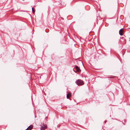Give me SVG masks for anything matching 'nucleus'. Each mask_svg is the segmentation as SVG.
<instances>
[{
	"mask_svg": "<svg viewBox=\"0 0 130 130\" xmlns=\"http://www.w3.org/2000/svg\"><path fill=\"white\" fill-rule=\"evenodd\" d=\"M75 83L79 86L83 85L84 84L83 81L80 79L76 80L75 82Z\"/></svg>",
	"mask_w": 130,
	"mask_h": 130,
	"instance_id": "f257e3e1",
	"label": "nucleus"
},
{
	"mask_svg": "<svg viewBox=\"0 0 130 130\" xmlns=\"http://www.w3.org/2000/svg\"><path fill=\"white\" fill-rule=\"evenodd\" d=\"M32 12L34 14L35 12V9H34V7H32Z\"/></svg>",
	"mask_w": 130,
	"mask_h": 130,
	"instance_id": "0eeeda50",
	"label": "nucleus"
},
{
	"mask_svg": "<svg viewBox=\"0 0 130 130\" xmlns=\"http://www.w3.org/2000/svg\"><path fill=\"white\" fill-rule=\"evenodd\" d=\"M76 69L77 72H80L81 71V70L79 68L78 66L76 67Z\"/></svg>",
	"mask_w": 130,
	"mask_h": 130,
	"instance_id": "39448f33",
	"label": "nucleus"
},
{
	"mask_svg": "<svg viewBox=\"0 0 130 130\" xmlns=\"http://www.w3.org/2000/svg\"><path fill=\"white\" fill-rule=\"evenodd\" d=\"M33 126L32 125H30L26 129V130H31L33 128Z\"/></svg>",
	"mask_w": 130,
	"mask_h": 130,
	"instance_id": "20e7f679",
	"label": "nucleus"
},
{
	"mask_svg": "<svg viewBox=\"0 0 130 130\" xmlns=\"http://www.w3.org/2000/svg\"><path fill=\"white\" fill-rule=\"evenodd\" d=\"M71 93L70 92H68V94L67 95V99H69V98L71 96Z\"/></svg>",
	"mask_w": 130,
	"mask_h": 130,
	"instance_id": "423d86ee",
	"label": "nucleus"
},
{
	"mask_svg": "<svg viewBox=\"0 0 130 130\" xmlns=\"http://www.w3.org/2000/svg\"><path fill=\"white\" fill-rule=\"evenodd\" d=\"M104 122H105V123H106V120L105 121H104Z\"/></svg>",
	"mask_w": 130,
	"mask_h": 130,
	"instance_id": "1a4fd4ad",
	"label": "nucleus"
},
{
	"mask_svg": "<svg viewBox=\"0 0 130 130\" xmlns=\"http://www.w3.org/2000/svg\"><path fill=\"white\" fill-rule=\"evenodd\" d=\"M48 118V117H45V119L46 120Z\"/></svg>",
	"mask_w": 130,
	"mask_h": 130,
	"instance_id": "6e6552de",
	"label": "nucleus"
},
{
	"mask_svg": "<svg viewBox=\"0 0 130 130\" xmlns=\"http://www.w3.org/2000/svg\"><path fill=\"white\" fill-rule=\"evenodd\" d=\"M41 130H45L47 128V125L46 124H41Z\"/></svg>",
	"mask_w": 130,
	"mask_h": 130,
	"instance_id": "f03ea898",
	"label": "nucleus"
},
{
	"mask_svg": "<svg viewBox=\"0 0 130 130\" xmlns=\"http://www.w3.org/2000/svg\"><path fill=\"white\" fill-rule=\"evenodd\" d=\"M123 28H121L119 31V34L121 36L123 35Z\"/></svg>",
	"mask_w": 130,
	"mask_h": 130,
	"instance_id": "7ed1b4c3",
	"label": "nucleus"
}]
</instances>
